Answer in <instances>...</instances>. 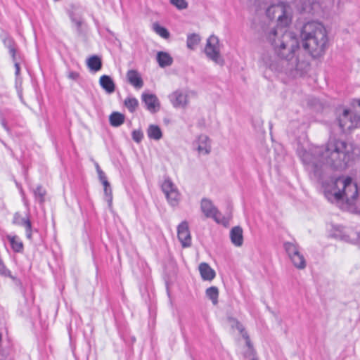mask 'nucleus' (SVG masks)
<instances>
[{
    "label": "nucleus",
    "instance_id": "nucleus-26",
    "mask_svg": "<svg viewBox=\"0 0 360 360\" xmlns=\"http://www.w3.org/2000/svg\"><path fill=\"white\" fill-rule=\"evenodd\" d=\"M147 133L148 137L154 140H160L162 136V131L157 125L149 126Z\"/></svg>",
    "mask_w": 360,
    "mask_h": 360
},
{
    "label": "nucleus",
    "instance_id": "nucleus-29",
    "mask_svg": "<svg viewBox=\"0 0 360 360\" xmlns=\"http://www.w3.org/2000/svg\"><path fill=\"white\" fill-rule=\"evenodd\" d=\"M166 198L170 205L175 207L179 204L180 201L181 194L179 192L178 189H176V191H173L172 193L168 194Z\"/></svg>",
    "mask_w": 360,
    "mask_h": 360
},
{
    "label": "nucleus",
    "instance_id": "nucleus-8",
    "mask_svg": "<svg viewBox=\"0 0 360 360\" xmlns=\"http://www.w3.org/2000/svg\"><path fill=\"white\" fill-rule=\"evenodd\" d=\"M338 121L342 131L345 132L360 126V115L345 109L339 115Z\"/></svg>",
    "mask_w": 360,
    "mask_h": 360
},
{
    "label": "nucleus",
    "instance_id": "nucleus-12",
    "mask_svg": "<svg viewBox=\"0 0 360 360\" xmlns=\"http://www.w3.org/2000/svg\"><path fill=\"white\" fill-rule=\"evenodd\" d=\"M177 236L181 245L184 248L190 247L191 245V237L186 221H182L177 228Z\"/></svg>",
    "mask_w": 360,
    "mask_h": 360
},
{
    "label": "nucleus",
    "instance_id": "nucleus-31",
    "mask_svg": "<svg viewBox=\"0 0 360 360\" xmlns=\"http://www.w3.org/2000/svg\"><path fill=\"white\" fill-rule=\"evenodd\" d=\"M33 193L37 201L41 204L44 202L46 191L41 186H38L35 189H34Z\"/></svg>",
    "mask_w": 360,
    "mask_h": 360
},
{
    "label": "nucleus",
    "instance_id": "nucleus-10",
    "mask_svg": "<svg viewBox=\"0 0 360 360\" xmlns=\"http://www.w3.org/2000/svg\"><path fill=\"white\" fill-rule=\"evenodd\" d=\"M169 99L173 107L186 108L188 103V91L184 89H176L169 95Z\"/></svg>",
    "mask_w": 360,
    "mask_h": 360
},
{
    "label": "nucleus",
    "instance_id": "nucleus-34",
    "mask_svg": "<svg viewBox=\"0 0 360 360\" xmlns=\"http://www.w3.org/2000/svg\"><path fill=\"white\" fill-rule=\"evenodd\" d=\"M69 16L71 18L72 21L76 25V26L79 28L82 25V20L79 15L75 13L73 11H69Z\"/></svg>",
    "mask_w": 360,
    "mask_h": 360
},
{
    "label": "nucleus",
    "instance_id": "nucleus-23",
    "mask_svg": "<svg viewBox=\"0 0 360 360\" xmlns=\"http://www.w3.org/2000/svg\"><path fill=\"white\" fill-rule=\"evenodd\" d=\"M87 66L90 69V70L94 72H97L101 69L102 62L99 57L97 56H91L87 60Z\"/></svg>",
    "mask_w": 360,
    "mask_h": 360
},
{
    "label": "nucleus",
    "instance_id": "nucleus-9",
    "mask_svg": "<svg viewBox=\"0 0 360 360\" xmlns=\"http://www.w3.org/2000/svg\"><path fill=\"white\" fill-rule=\"evenodd\" d=\"M284 248L293 265L300 269H304L306 266V260L303 255L300 252L297 245L287 242L285 243Z\"/></svg>",
    "mask_w": 360,
    "mask_h": 360
},
{
    "label": "nucleus",
    "instance_id": "nucleus-30",
    "mask_svg": "<svg viewBox=\"0 0 360 360\" xmlns=\"http://www.w3.org/2000/svg\"><path fill=\"white\" fill-rule=\"evenodd\" d=\"M200 41V37L197 34H191L187 37V47L191 50L195 49Z\"/></svg>",
    "mask_w": 360,
    "mask_h": 360
},
{
    "label": "nucleus",
    "instance_id": "nucleus-11",
    "mask_svg": "<svg viewBox=\"0 0 360 360\" xmlns=\"http://www.w3.org/2000/svg\"><path fill=\"white\" fill-rule=\"evenodd\" d=\"M193 146L200 155H208L211 151V141L205 134L198 136Z\"/></svg>",
    "mask_w": 360,
    "mask_h": 360
},
{
    "label": "nucleus",
    "instance_id": "nucleus-28",
    "mask_svg": "<svg viewBox=\"0 0 360 360\" xmlns=\"http://www.w3.org/2000/svg\"><path fill=\"white\" fill-rule=\"evenodd\" d=\"M206 296L216 305L218 303L219 290L215 286H212L206 290Z\"/></svg>",
    "mask_w": 360,
    "mask_h": 360
},
{
    "label": "nucleus",
    "instance_id": "nucleus-17",
    "mask_svg": "<svg viewBox=\"0 0 360 360\" xmlns=\"http://www.w3.org/2000/svg\"><path fill=\"white\" fill-rule=\"evenodd\" d=\"M230 238L235 246L240 247L243 243L242 228L240 226H235L232 228L230 231Z\"/></svg>",
    "mask_w": 360,
    "mask_h": 360
},
{
    "label": "nucleus",
    "instance_id": "nucleus-22",
    "mask_svg": "<svg viewBox=\"0 0 360 360\" xmlns=\"http://www.w3.org/2000/svg\"><path fill=\"white\" fill-rule=\"evenodd\" d=\"M7 240L9 241L11 248L16 252H21L23 250V244L17 236L8 235Z\"/></svg>",
    "mask_w": 360,
    "mask_h": 360
},
{
    "label": "nucleus",
    "instance_id": "nucleus-37",
    "mask_svg": "<svg viewBox=\"0 0 360 360\" xmlns=\"http://www.w3.org/2000/svg\"><path fill=\"white\" fill-rule=\"evenodd\" d=\"M104 193L106 196V200L110 204L112 202V190L110 187L105 188H104Z\"/></svg>",
    "mask_w": 360,
    "mask_h": 360
},
{
    "label": "nucleus",
    "instance_id": "nucleus-4",
    "mask_svg": "<svg viewBox=\"0 0 360 360\" xmlns=\"http://www.w3.org/2000/svg\"><path fill=\"white\" fill-rule=\"evenodd\" d=\"M326 197L329 201L345 200L349 205L358 207L356 184L348 176H340L323 183Z\"/></svg>",
    "mask_w": 360,
    "mask_h": 360
},
{
    "label": "nucleus",
    "instance_id": "nucleus-46",
    "mask_svg": "<svg viewBox=\"0 0 360 360\" xmlns=\"http://www.w3.org/2000/svg\"><path fill=\"white\" fill-rule=\"evenodd\" d=\"M295 1V0H287L285 3L290 5V4L293 3Z\"/></svg>",
    "mask_w": 360,
    "mask_h": 360
},
{
    "label": "nucleus",
    "instance_id": "nucleus-18",
    "mask_svg": "<svg viewBox=\"0 0 360 360\" xmlns=\"http://www.w3.org/2000/svg\"><path fill=\"white\" fill-rule=\"evenodd\" d=\"M199 271L204 281H212L215 277V271L207 263H201L199 265Z\"/></svg>",
    "mask_w": 360,
    "mask_h": 360
},
{
    "label": "nucleus",
    "instance_id": "nucleus-19",
    "mask_svg": "<svg viewBox=\"0 0 360 360\" xmlns=\"http://www.w3.org/2000/svg\"><path fill=\"white\" fill-rule=\"evenodd\" d=\"M344 235L337 234L338 237L344 239L352 243H356L360 245V233L354 231V230L348 229L344 231Z\"/></svg>",
    "mask_w": 360,
    "mask_h": 360
},
{
    "label": "nucleus",
    "instance_id": "nucleus-1",
    "mask_svg": "<svg viewBox=\"0 0 360 360\" xmlns=\"http://www.w3.org/2000/svg\"><path fill=\"white\" fill-rule=\"evenodd\" d=\"M279 58L269 54L262 58L263 65L275 72H283L293 77L307 72L309 63L306 53L301 50L299 40L294 33L282 28H271L265 33Z\"/></svg>",
    "mask_w": 360,
    "mask_h": 360
},
{
    "label": "nucleus",
    "instance_id": "nucleus-41",
    "mask_svg": "<svg viewBox=\"0 0 360 360\" xmlns=\"http://www.w3.org/2000/svg\"><path fill=\"white\" fill-rule=\"evenodd\" d=\"M78 77H79V74L75 72H71L68 75V77L72 79H77L78 78Z\"/></svg>",
    "mask_w": 360,
    "mask_h": 360
},
{
    "label": "nucleus",
    "instance_id": "nucleus-36",
    "mask_svg": "<svg viewBox=\"0 0 360 360\" xmlns=\"http://www.w3.org/2000/svg\"><path fill=\"white\" fill-rule=\"evenodd\" d=\"M132 138L136 142L139 143L143 138V134L141 131L134 130L132 132Z\"/></svg>",
    "mask_w": 360,
    "mask_h": 360
},
{
    "label": "nucleus",
    "instance_id": "nucleus-40",
    "mask_svg": "<svg viewBox=\"0 0 360 360\" xmlns=\"http://www.w3.org/2000/svg\"><path fill=\"white\" fill-rule=\"evenodd\" d=\"M98 178L101 182L105 180H107V177L105 176L104 172L102 170L98 171Z\"/></svg>",
    "mask_w": 360,
    "mask_h": 360
},
{
    "label": "nucleus",
    "instance_id": "nucleus-16",
    "mask_svg": "<svg viewBox=\"0 0 360 360\" xmlns=\"http://www.w3.org/2000/svg\"><path fill=\"white\" fill-rule=\"evenodd\" d=\"M127 78L130 84L136 89H141L143 86V81L141 75L134 70H130L127 73Z\"/></svg>",
    "mask_w": 360,
    "mask_h": 360
},
{
    "label": "nucleus",
    "instance_id": "nucleus-33",
    "mask_svg": "<svg viewBox=\"0 0 360 360\" xmlns=\"http://www.w3.org/2000/svg\"><path fill=\"white\" fill-rule=\"evenodd\" d=\"M124 105L131 112H133L138 107L139 102L135 98H127L124 101Z\"/></svg>",
    "mask_w": 360,
    "mask_h": 360
},
{
    "label": "nucleus",
    "instance_id": "nucleus-43",
    "mask_svg": "<svg viewBox=\"0 0 360 360\" xmlns=\"http://www.w3.org/2000/svg\"><path fill=\"white\" fill-rule=\"evenodd\" d=\"M1 124L4 127V129H7L6 122L4 119L1 120Z\"/></svg>",
    "mask_w": 360,
    "mask_h": 360
},
{
    "label": "nucleus",
    "instance_id": "nucleus-7",
    "mask_svg": "<svg viewBox=\"0 0 360 360\" xmlns=\"http://www.w3.org/2000/svg\"><path fill=\"white\" fill-rule=\"evenodd\" d=\"M207 57L216 64L223 65L224 60L220 54L219 41L217 37L211 35L207 39L205 47Z\"/></svg>",
    "mask_w": 360,
    "mask_h": 360
},
{
    "label": "nucleus",
    "instance_id": "nucleus-2",
    "mask_svg": "<svg viewBox=\"0 0 360 360\" xmlns=\"http://www.w3.org/2000/svg\"><path fill=\"white\" fill-rule=\"evenodd\" d=\"M354 146L352 143L335 138L330 139L321 146H314L303 153L304 164L311 167L314 173L323 166L334 170H343L352 159Z\"/></svg>",
    "mask_w": 360,
    "mask_h": 360
},
{
    "label": "nucleus",
    "instance_id": "nucleus-3",
    "mask_svg": "<svg viewBox=\"0 0 360 360\" xmlns=\"http://www.w3.org/2000/svg\"><path fill=\"white\" fill-rule=\"evenodd\" d=\"M303 48L313 58L322 56L328 47V36L324 26L315 21L305 23L300 31Z\"/></svg>",
    "mask_w": 360,
    "mask_h": 360
},
{
    "label": "nucleus",
    "instance_id": "nucleus-24",
    "mask_svg": "<svg viewBox=\"0 0 360 360\" xmlns=\"http://www.w3.org/2000/svg\"><path fill=\"white\" fill-rule=\"evenodd\" d=\"M5 46L8 49L9 53L12 57L13 60H15L17 47L14 41L10 38L6 37L4 39Z\"/></svg>",
    "mask_w": 360,
    "mask_h": 360
},
{
    "label": "nucleus",
    "instance_id": "nucleus-38",
    "mask_svg": "<svg viewBox=\"0 0 360 360\" xmlns=\"http://www.w3.org/2000/svg\"><path fill=\"white\" fill-rule=\"evenodd\" d=\"M9 271L6 269L1 259L0 258V274L7 275Z\"/></svg>",
    "mask_w": 360,
    "mask_h": 360
},
{
    "label": "nucleus",
    "instance_id": "nucleus-35",
    "mask_svg": "<svg viewBox=\"0 0 360 360\" xmlns=\"http://www.w3.org/2000/svg\"><path fill=\"white\" fill-rule=\"evenodd\" d=\"M170 3L178 9H185L188 6V4L185 0H170Z\"/></svg>",
    "mask_w": 360,
    "mask_h": 360
},
{
    "label": "nucleus",
    "instance_id": "nucleus-45",
    "mask_svg": "<svg viewBox=\"0 0 360 360\" xmlns=\"http://www.w3.org/2000/svg\"><path fill=\"white\" fill-rule=\"evenodd\" d=\"M96 168L97 173H98L99 170H101V169L100 168L98 163H96Z\"/></svg>",
    "mask_w": 360,
    "mask_h": 360
},
{
    "label": "nucleus",
    "instance_id": "nucleus-42",
    "mask_svg": "<svg viewBox=\"0 0 360 360\" xmlns=\"http://www.w3.org/2000/svg\"><path fill=\"white\" fill-rule=\"evenodd\" d=\"M101 183H102V184L103 185L104 188H108V187H110V184H109V182L108 181V180H105V181H102Z\"/></svg>",
    "mask_w": 360,
    "mask_h": 360
},
{
    "label": "nucleus",
    "instance_id": "nucleus-15",
    "mask_svg": "<svg viewBox=\"0 0 360 360\" xmlns=\"http://www.w3.org/2000/svg\"><path fill=\"white\" fill-rule=\"evenodd\" d=\"M141 97L148 110L153 113L159 110L160 102L155 94L143 93Z\"/></svg>",
    "mask_w": 360,
    "mask_h": 360
},
{
    "label": "nucleus",
    "instance_id": "nucleus-6",
    "mask_svg": "<svg viewBox=\"0 0 360 360\" xmlns=\"http://www.w3.org/2000/svg\"><path fill=\"white\" fill-rule=\"evenodd\" d=\"M200 207L202 212L207 217L214 219L217 223L221 224L224 226H227L229 224L231 216H223L218 211L217 208L212 204L211 200L207 198H203L201 200Z\"/></svg>",
    "mask_w": 360,
    "mask_h": 360
},
{
    "label": "nucleus",
    "instance_id": "nucleus-27",
    "mask_svg": "<svg viewBox=\"0 0 360 360\" xmlns=\"http://www.w3.org/2000/svg\"><path fill=\"white\" fill-rule=\"evenodd\" d=\"M178 189L174 184L169 179H165L162 184V191L167 197L168 194L172 193L173 191Z\"/></svg>",
    "mask_w": 360,
    "mask_h": 360
},
{
    "label": "nucleus",
    "instance_id": "nucleus-25",
    "mask_svg": "<svg viewBox=\"0 0 360 360\" xmlns=\"http://www.w3.org/2000/svg\"><path fill=\"white\" fill-rule=\"evenodd\" d=\"M110 123L113 127H119L124 122V115L122 113L112 112L109 117Z\"/></svg>",
    "mask_w": 360,
    "mask_h": 360
},
{
    "label": "nucleus",
    "instance_id": "nucleus-14",
    "mask_svg": "<svg viewBox=\"0 0 360 360\" xmlns=\"http://www.w3.org/2000/svg\"><path fill=\"white\" fill-rule=\"evenodd\" d=\"M237 329L241 333L248 347L247 351L243 354L244 358L248 360H258L248 333L244 330L243 326L239 323H237Z\"/></svg>",
    "mask_w": 360,
    "mask_h": 360
},
{
    "label": "nucleus",
    "instance_id": "nucleus-5",
    "mask_svg": "<svg viewBox=\"0 0 360 360\" xmlns=\"http://www.w3.org/2000/svg\"><path fill=\"white\" fill-rule=\"evenodd\" d=\"M266 15L272 20H276L279 26L287 27L292 22V9L289 4L282 1L270 6L266 9Z\"/></svg>",
    "mask_w": 360,
    "mask_h": 360
},
{
    "label": "nucleus",
    "instance_id": "nucleus-20",
    "mask_svg": "<svg viewBox=\"0 0 360 360\" xmlns=\"http://www.w3.org/2000/svg\"><path fill=\"white\" fill-rule=\"evenodd\" d=\"M99 84L106 91V93L112 94L115 91V85L110 76H101L99 79Z\"/></svg>",
    "mask_w": 360,
    "mask_h": 360
},
{
    "label": "nucleus",
    "instance_id": "nucleus-32",
    "mask_svg": "<svg viewBox=\"0 0 360 360\" xmlns=\"http://www.w3.org/2000/svg\"><path fill=\"white\" fill-rule=\"evenodd\" d=\"M153 30L157 34L160 35L164 39H168L169 37V32L168 30L165 27L159 25L158 22L153 23Z\"/></svg>",
    "mask_w": 360,
    "mask_h": 360
},
{
    "label": "nucleus",
    "instance_id": "nucleus-13",
    "mask_svg": "<svg viewBox=\"0 0 360 360\" xmlns=\"http://www.w3.org/2000/svg\"><path fill=\"white\" fill-rule=\"evenodd\" d=\"M13 224L23 226L25 229L27 238H32V224L27 215L23 217L20 212H15L13 215Z\"/></svg>",
    "mask_w": 360,
    "mask_h": 360
},
{
    "label": "nucleus",
    "instance_id": "nucleus-21",
    "mask_svg": "<svg viewBox=\"0 0 360 360\" xmlns=\"http://www.w3.org/2000/svg\"><path fill=\"white\" fill-rule=\"evenodd\" d=\"M157 61L161 68H165L171 65L173 59L168 53L160 51L157 54Z\"/></svg>",
    "mask_w": 360,
    "mask_h": 360
},
{
    "label": "nucleus",
    "instance_id": "nucleus-39",
    "mask_svg": "<svg viewBox=\"0 0 360 360\" xmlns=\"http://www.w3.org/2000/svg\"><path fill=\"white\" fill-rule=\"evenodd\" d=\"M13 61L14 62V66L15 68V74L16 77H18L20 75V65H19V63L17 61L16 57H15V60H13Z\"/></svg>",
    "mask_w": 360,
    "mask_h": 360
},
{
    "label": "nucleus",
    "instance_id": "nucleus-44",
    "mask_svg": "<svg viewBox=\"0 0 360 360\" xmlns=\"http://www.w3.org/2000/svg\"><path fill=\"white\" fill-rule=\"evenodd\" d=\"M356 104L359 107H360V99L356 100L354 101V105Z\"/></svg>",
    "mask_w": 360,
    "mask_h": 360
}]
</instances>
